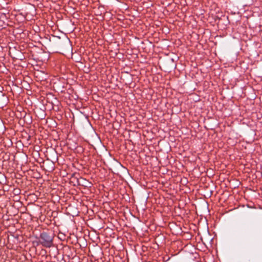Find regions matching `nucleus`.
<instances>
[{"label": "nucleus", "instance_id": "obj_1", "mask_svg": "<svg viewBox=\"0 0 262 262\" xmlns=\"http://www.w3.org/2000/svg\"><path fill=\"white\" fill-rule=\"evenodd\" d=\"M40 243L45 247H50L52 245V239L48 234L43 233L41 234Z\"/></svg>", "mask_w": 262, "mask_h": 262}]
</instances>
